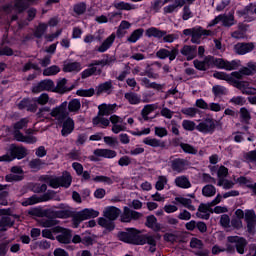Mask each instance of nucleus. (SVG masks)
<instances>
[{
    "label": "nucleus",
    "instance_id": "6e6552de",
    "mask_svg": "<svg viewBox=\"0 0 256 256\" xmlns=\"http://www.w3.org/2000/svg\"><path fill=\"white\" fill-rule=\"evenodd\" d=\"M68 217L69 211L67 210H48V219L44 221V227H55V225L59 224V221H57L56 219H67Z\"/></svg>",
    "mask_w": 256,
    "mask_h": 256
},
{
    "label": "nucleus",
    "instance_id": "39448f33",
    "mask_svg": "<svg viewBox=\"0 0 256 256\" xmlns=\"http://www.w3.org/2000/svg\"><path fill=\"white\" fill-rule=\"evenodd\" d=\"M55 197L54 190H48L41 196H37V194L32 195L31 197L22 201V207H29V205H37V203H47V201H51Z\"/></svg>",
    "mask_w": 256,
    "mask_h": 256
},
{
    "label": "nucleus",
    "instance_id": "e433bc0d",
    "mask_svg": "<svg viewBox=\"0 0 256 256\" xmlns=\"http://www.w3.org/2000/svg\"><path fill=\"white\" fill-rule=\"evenodd\" d=\"M7 187V185L0 184V205L3 207H7V205H9V201L7 200V197H9V191L5 190Z\"/></svg>",
    "mask_w": 256,
    "mask_h": 256
},
{
    "label": "nucleus",
    "instance_id": "412c9836",
    "mask_svg": "<svg viewBox=\"0 0 256 256\" xmlns=\"http://www.w3.org/2000/svg\"><path fill=\"white\" fill-rule=\"evenodd\" d=\"M103 215L105 219L109 221H117V219H119V216L121 215V209L115 206H107L104 209Z\"/></svg>",
    "mask_w": 256,
    "mask_h": 256
},
{
    "label": "nucleus",
    "instance_id": "6ab92c4d",
    "mask_svg": "<svg viewBox=\"0 0 256 256\" xmlns=\"http://www.w3.org/2000/svg\"><path fill=\"white\" fill-rule=\"evenodd\" d=\"M170 167L175 173H183L189 167V161L183 158H175L171 160Z\"/></svg>",
    "mask_w": 256,
    "mask_h": 256
},
{
    "label": "nucleus",
    "instance_id": "0eeeda50",
    "mask_svg": "<svg viewBox=\"0 0 256 256\" xmlns=\"http://www.w3.org/2000/svg\"><path fill=\"white\" fill-rule=\"evenodd\" d=\"M57 121V125L62 127L61 135L62 137H69L73 131H75V120L71 118V116H67L66 118L60 119V117L55 118Z\"/></svg>",
    "mask_w": 256,
    "mask_h": 256
},
{
    "label": "nucleus",
    "instance_id": "a878e982",
    "mask_svg": "<svg viewBox=\"0 0 256 256\" xmlns=\"http://www.w3.org/2000/svg\"><path fill=\"white\" fill-rule=\"evenodd\" d=\"M95 157H104V159H115L117 157V152L111 149H95L94 150Z\"/></svg>",
    "mask_w": 256,
    "mask_h": 256
},
{
    "label": "nucleus",
    "instance_id": "c756f323",
    "mask_svg": "<svg viewBox=\"0 0 256 256\" xmlns=\"http://www.w3.org/2000/svg\"><path fill=\"white\" fill-rule=\"evenodd\" d=\"M174 183L180 189H191V181L185 175L176 177Z\"/></svg>",
    "mask_w": 256,
    "mask_h": 256
},
{
    "label": "nucleus",
    "instance_id": "603ef678",
    "mask_svg": "<svg viewBox=\"0 0 256 256\" xmlns=\"http://www.w3.org/2000/svg\"><path fill=\"white\" fill-rule=\"evenodd\" d=\"M15 226V220L11 219L9 216H2L0 218V227H8L11 229Z\"/></svg>",
    "mask_w": 256,
    "mask_h": 256
},
{
    "label": "nucleus",
    "instance_id": "6e6d98bb",
    "mask_svg": "<svg viewBox=\"0 0 256 256\" xmlns=\"http://www.w3.org/2000/svg\"><path fill=\"white\" fill-rule=\"evenodd\" d=\"M61 71V68L57 65H52L48 68H45L43 71L44 77H51L52 75H57Z\"/></svg>",
    "mask_w": 256,
    "mask_h": 256
},
{
    "label": "nucleus",
    "instance_id": "f3484780",
    "mask_svg": "<svg viewBox=\"0 0 256 256\" xmlns=\"http://www.w3.org/2000/svg\"><path fill=\"white\" fill-rule=\"evenodd\" d=\"M67 107L69 108V103L64 101L59 106L53 108L50 112V115L54 117V119L59 117L60 119H66V117H69V111H67Z\"/></svg>",
    "mask_w": 256,
    "mask_h": 256
},
{
    "label": "nucleus",
    "instance_id": "37998d69",
    "mask_svg": "<svg viewBox=\"0 0 256 256\" xmlns=\"http://www.w3.org/2000/svg\"><path fill=\"white\" fill-rule=\"evenodd\" d=\"M67 80L66 78H62L57 82L56 89L58 93H67V91H73V86L67 88Z\"/></svg>",
    "mask_w": 256,
    "mask_h": 256
},
{
    "label": "nucleus",
    "instance_id": "2f4dec72",
    "mask_svg": "<svg viewBox=\"0 0 256 256\" xmlns=\"http://www.w3.org/2000/svg\"><path fill=\"white\" fill-rule=\"evenodd\" d=\"M98 225H100V227H103L104 229H106V231H108L109 233H111V231H115V221L114 220H107V218L100 217V218H98Z\"/></svg>",
    "mask_w": 256,
    "mask_h": 256
},
{
    "label": "nucleus",
    "instance_id": "a211bd4d",
    "mask_svg": "<svg viewBox=\"0 0 256 256\" xmlns=\"http://www.w3.org/2000/svg\"><path fill=\"white\" fill-rule=\"evenodd\" d=\"M254 49V42H238L234 45L236 55H247V53H251Z\"/></svg>",
    "mask_w": 256,
    "mask_h": 256
},
{
    "label": "nucleus",
    "instance_id": "f704fd0d",
    "mask_svg": "<svg viewBox=\"0 0 256 256\" xmlns=\"http://www.w3.org/2000/svg\"><path fill=\"white\" fill-rule=\"evenodd\" d=\"M124 99H127L130 105H139L141 103V97L135 92H126Z\"/></svg>",
    "mask_w": 256,
    "mask_h": 256
},
{
    "label": "nucleus",
    "instance_id": "473e14b6",
    "mask_svg": "<svg viewBox=\"0 0 256 256\" xmlns=\"http://www.w3.org/2000/svg\"><path fill=\"white\" fill-rule=\"evenodd\" d=\"M143 143L149 147H160L161 149L165 148V143L157 138L146 137L143 139Z\"/></svg>",
    "mask_w": 256,
    "mask_h": 256
},
{
    "label": "nucleus",
    "instance_id": "1a4fd4ad",
    "mask_svg": "<svg viewBox=\"0 0 256 256\" xmlns=\"http://www.w3.org/2000/svg\"><path fill=\"white\" fill-rule=\"evenodd\" d=\"M241 65L240 60H225L223 58H216L214 62V67L216 69H224L225 71H235L239 69V66Z\"/></svg>",
    "mask_w": 256,
    "mask_h": 256
},
{
    "label": "nucleus",
    "instance_id": "9d476101",
    "mask_svg": "<svg viewBox=\"0 0 256 256\" xmlns=\"http://www.w3.org/2000/svg\"><path fill=\"white\" fill-rule=\"evenodd\" d=\"M141 217H143V213L124 206L123 212L120 215V221L121 223H131V221H139Z\"/></svg>",
    "mask_w": 256,
    "mask_h": 256
},
{
    "label": "nucleus",
    "instance_id": "13d9d810",
    "mask_svg": "<svg viewBox=\"0 0 256 256\" xmlns=\"http://www.w3.org/2000/svg\"><path fill=\"white\" fill-rule=\"evenodd\" d=\"M142 83L145 85L146 89H156V91H160L161 84H157V82H151L149 78H142Z\"/></svg>",
    "mask_w": 256,
    "mask_h": 256
},
{
    "label": "nucleus",
    "instance_id": "393cba45",
    "mask_svg": "<svg viewBox=\"0 0 256 256\" xmlns=\"http://www.w3.org/2000/svg\"><path fill=\"white\" fill-rule=\"evenodd\" d=\"M180 53L186 57L187 61H193L197 57V46L184 45Z\"/></svg>",
    "mask_w": 256,
    "mask_h": 256
},
{
    "label": "nucleus",
    "instance_id": "4be33fe9",
    "mask_svg": "<svg viewBox=\"0 0 256 256\" xmlns=\"http://www.w3.org/2000/svg\"><path fill=\"white\" fill-rule=\"evenodd\" d=\"M116 109L117 104L103 103L98 106V115L99 117H109V115H113V113H115Z\"/></svg>",
    "mask_w": 256,
    "mask_h": 256
},
{
    "label": "nucleus",
    "instance_id": "bb28decb",
    "mask_svg": "<svg viewBox=\"0 0 256 256\" xmlns=\"http://www.w3.org/2000/svg\"><path fill=\"white\" fill-rule=\"evenodd\" d=\"M145 226L148 227V229L155 231V233H159V231H161V224L157 222V217H155V215H149L146 217Z\"/></svg>",
    "mask_w": 256,
    "mask_h": 256
},
{
    "label": "nucleus",
    "instance_id": "09e8293b",
    "mask_svg": "<svg viewBox=\"0 0 256 256\" xmlns=\"http://www.w3.org/2000/svg\"><path fill=\"white\" fill-rule=\"evenodd\" d=\"M232 77H234L235 79H243V75H253V72L251 71V69L247 67H243L242 69H240L238 72H232L231 73Z\"/></svg>",
    "mask_w": 256,
    "mask_h": 256
},
{
    "label": "nucleus",
    "instance_id": "774afa93",
    "mask_svg": "<svg viewBox=\"0 0 256 256\" xmlns=\"http://www.w3.org/2000/svg\"><path fill=\"white\" fill-rule=\"evenodd\" d=\"M229 103L233 105H240L241 107L247 103V100L243 96H234L230 99Z\"/></svg>",
    "mask_w": 256,
    "mask_h": 256
},
{
    "label": "nucleus",
    "instance_id": "58836bf2",
    "mask_svg": "<svg viewBox=\"0 0 256 256\" xmlns=\"http://www.w3.org/2000/svg\"><path fill=\"white\" fill-rule=\"evenodd\" d=\"M73 12L78 17H81V15H85V13L87 12V3L78 2V3L74 4L73 5Z\"/></svg>",
    "mask_w": 256,
    "mask_h": 256
},
{
    "label": "nucleus",
    "instance_id": "7ed1b4c3",
    "mask_svg": "<svg viewBox=\"0 0 256 256\" xmlns=\"http://www.w3.org/2000/svg\"><path fill=\"white\" fill-rule=\"evenodd\" d=\"M221 125V122L215 120L211 117H206L196 126V130L199 133H204L205 135H213L215 133V129Z\"/></svg>",
    "mask_w": 256,
    "mask_h": 256
},
{
    "label": "nucleus",
    "instance_id": "4468645a",
    "mask_svg": "<svg viewBox=\"0 0 256 256\" xmlns=\"http://www.w3.org/2000/svg\"><path fill=\"white\" fill-rule=\"evenodd\" d=\"M227 241L228 243H235V249L239 255H245V249L247 248V245L249 243L247 242V239H245V237L228 236Z\"/></svg>",
    "mask_w": 256,
    "mask_h": 256
},
{
    "label": "nucleus",
    "instance_id": "4d7b16f0",
    "mask_svg": "<svg viewBox=\"0 0 256 256\" xmlns=\"http://www.w3.org/2000/svg\"><path fill=\"white\" fill-rule=\"evenodd\" d=\"M227 88L221 85H215L212 87V93L214 97H221L223 95H227Z\"/></svg>",
    "mask_w": 256,
    "mask_h": 256
},
{
    "label": "nucleus",
    "instance_id": "a18cd8bd",
    "mask_svg": "<svg viewBox=\"0 0 256 256\" xmlns=\"http://www.w3.org/2000/svg\"><path fill=\"white\" fill-rule=\"evenodd\" d=\"M215 193H217V188L212 184H207L202 188V195L204 197H215Z\"/></svg>",
    "mask_w": 256,
    "mask_h": 256
},
{
    "label": "nucleus",
    "instance_id": "cd10ccee",
    "mask_svg": "<svg viewBox=\"0 0 256 256\" xmlns=\"http://www.w3.org/2000/svg\"><path fill=\"white\" fill-rule=\"evenodd\" d=\"M216 19L222 23L223 27H233L235 25V16L233 14H219Z\"/></svg>",
    "mask_w": 256,
    "mask_h": 256
},
{
    "label": "nucleus",
    "instance_id": "aec40b11",
    "mask_svg": "<svg viewBox=\"0 0 256 256\" xmlns=\"http://www.w3.org/2000/svg\"><path fill=\"white\" fill-rule=\"evenodd\" d=\"M138 245H150L151 253H155L157 247V240L155 236L149 234H140Z\"/></svg>",
    "mask_w": 256,
    "mask_h": 256
},
{
    "label": "nucleus",
    "instance_id": "c03bdc74",
    "mask_svg": "<svg viewBox=\"0 0 256 256\" xmlns=\"http://www.w3.org/2000/svg\"><path fill=\"white\" fill-rule=\"evenodd\" d=\"M44 164L45 162L43 160H41L40 158H35L29 162V167L30 169H33L34 172H37L43 169Z\"/></svg>",
    "mask_w": 256,
    "mask_h": 256
},
{
    "label": "nucleus",
    "instance_id": "c85d7f7f",
    "mask_svg": "<svg viewBox=\"0 0 256 256\" xmlns=\"http://www.w3.org/2000/svg\"><path fill=\"white\" fill-rule=\"evenodd\" d=\"M113 43H115V34L108 36L102 44L97 48L98 53H105L111 49Z\"/></svg>",
    "mask_w": 256,
    "mask_h": 256
},
{
    "label": "nucleus",
    "instance_id": "79ce46f5",
    "mask_svg": "<svg viewBox=\"0 0 256 256\" xmlns=\"http://www.w3.org/2000/svg\"><path fill=\"white\" fill-rule=\"evenodd\" d=\"M214 79H218L219 81H227V83H231V80L233 79V75L227 74V72H219L215 71L213 73Z\"/></svg>",
    "mask_w": 256,
    "mask_h": 256
},
{
    "label": "nucleus",
    "instance_id": "e2e57ef3",
    "mask_svg": "<svg viewBox=\"0 0 256 256\" xmlns=\"http://www.w3.org/2000/svg\"><path fill=\"white\" fill-rule=\"evenodd\" d=\"M29 8V3L27 2H19V0H16L14 3V9L18 11V13H24V11H27Z\"/></svg>",
    "mask_w": 256,
    "mask_h": 256
},
{
    "label": "nucleus",
    "instance_id": "c9c22d12",
    "mask_svg": "<svg viewBox=\"0 0 256 256\" xmlns=\"http://www.w3.org/2000/svg\"><path fill=\"white\" fill-rule=\"evenodd\" d=\"M145 33V29L143 28H138L136 30H134L130 36L128 37L127 41L129 43H137V41H139L142 37L143 34Z\"/></svg>",
    "mask_w": 256,
    "mask_h": 256
},
{
    "label": "nucleus",
    "instance_id": "8fccbe9b",
    "mask_svg": "<svg viewBox=\"0 0 256 256\" xmlns=\"http://www.w3.org/2000/svg\"><path fill=\"white\" fill-rule=\"evenodd\" d=\"M47 27L48 25L46 23H39L36 27V30L34 31V37H36V39H41L43 35H45Z\"/></svg>",
    "mask_w": 256,
    "mask_h": 256
},
{
    "label": "nucleus",
    "instance_id": "f257e3e1",
    "mask_svg": "<svg viewBox=\"0 0 256 256\" xmlns=\"http://www.w3.org/2000/svg\"><path fill=\"white\" fill-rule=\"evenodd\" d=\"M29 126V118H21L19 121L13 124V136L18 143H27V145H35L37 143V137L25 136L21 130L27 129Z\"/></svg>",
    "mask_w": 256,
    "mask_h": 256
},
{
    "label": "nucleus",
    "instance_id": "3c124183",
    "mask_svg": "<svg viewBox=\"0 0 256 256\" xmlns=\"http://www.w3.org/2000/svg\"><path fill=\"white\" fill-rule=\"evenodd\" d=\"M192 36L196 39H201L203 36L207 37L209 36V30L203 29V27L199 26L198 28L192 29Z\"/></svg>",
    "mask_w": 256,
    "mask_h": 256
},
{
    "label": "nucleus",
    "instance_id": "72a5a7b5",
    "mask_svg": "<svg viewBox=\"0 0 256 256\" xmlns=\"http://www.w3.org/2000/svg\"><path fill=\"white\" fill-rule=\"evenodd\" d=\"M103 73V70L101 68L97 69V67L89 66V68H86L82 71L81 77L82 79H87L89 77H92V75H101Z\"/></svg>",
    "mask_w": 256,
    "mask_h": 256
},
{
    "label": "nucleus",
    "instance_id": "4c0bfd02",
    "mask_svg": "<svg viewBox=\"0 0 256 256\" xmlns=\"http://www.w3.org/2000/svg\"><path fill=\"white\" fill-rule=\"evenodd\" d=\"M175 201L176 203L183 205V207H186V209H189V211H195V207L192 205L193 200L180 196V197H176Z\"/></svg>",
    "mask_w": 256,
    "mask_h": 256
},
{
    "label": "nucleus",
    "instance_id": "bf43d9fd",
    "mask_svg": "<svg viewBox=\"0 0 256 256\" xmlns=\"http://www.w3.org/2000/svg\"><path fill=\"white\" fill-rule=\"evenodd\" d=\"M181 149L188 155H197L198 153L197 148H195L193 145L188 143L181 144Z\"/></svg>",
    "mask_w": 256,
    "mask_h": 256
},
{
    "label": "nucleus",
    "instance_id": "423d86ee",
    "mask_svg": "<svg viewBox=\"0 0 256 256\" xmlns=\"http://www.w3.org/2000/svg\"><path fill=\"white\" fill-rule=\"evenodd\" d=\"M53 233H59L56 236V241L60 243V245H71V238L73 237V230L69 228H65L62 226H56L52 228Z\"/></svg>",
    "mask_w": 256,
    "mask_h": 256
},
{
    "label": "nucleus",
    "instance_id": "680f3d73",
    "mask_svg": "<svg viewBox=\"0 0 256 256\" xmlns=\"http://www.w3.org/2000/svg\"><path fill=\"white\" fill-rule=\"evenodd\" d=\"M32 101L38 105H47L49 103V94L42 93L39 97L33 98Z\"/></svg>",
    "mask_w": 256,
    "mask_h": 256
},
{
    "label": "nucleus",
    "instance_id": "b1692460",
    "mask_svg": "<svg viewBox=\"0 0 256 256\" xmlns=\"http://www.w3.org/2000/svg\"><path fill=\"white\" fill-rule=\"evenodd\" d=\"M95 243H97V235L91 233L89 230L82 233V245L84 247H93Z\"/></svg>",
    "mask_w": 256,
    "mask_h": 256
},
{
    "label": "nucleus",
    "instance_id": "ea45409f",
    "mask_svg": "<svg viewBox=\"0 0 256 256\" xmlns=\"http://www.w3.org/2000/svg\"><path fill=\"white\" fill-rule=\"evenodd\" d=\"M81 110V100L74 98L68 103V113H77Z\"/></svg>",
    "mask_w": 256,
    "mask_h": 256
},
{
    "label": "nucleus",
    "instance_id": "f03ea898",
    "mask_svg": "<svg viewBox=\"0 0 256 256\" xmlns=\"http://www.w3.org/2000/svg\"><path fill=\"white\" fill-rule=\"evenodd\" d=\"M141 231L137 228H126L125 231L117 233L118 241L126 243L127 245H139Z\"/></svg>",
    "mask_w": 256,
    "mask_h": 256
},
{
    "label": "nucleus",
    "instance_id": "dca6fc26",
    "mask_svg": "<svg viewBox=\"0 0 256 256\" xmlns=\"http://www.w3.org/2000/svg\"><path fill=\"white\" fill-rule=\"evenodd\" d=\"M245 223L247 225V233L254 236L256 233V214L255 210H246L245 211Z\"/></svg>",
    "mask_w": 256,
    "mask_h": 256
},
{
    "label": "nucleus",
    "instance_id": "864d4df0",
    "mask_svg": "<svg viewBox=\"0 0 256 256\" xmlns=\"http://www.w3.org/2000/svg\"><path fill=\"white\" fill-rule=\"evenodd\" d=\"M79 67H81L79 62H70L64 65L63 71L64 73H73V71H79Z\"/></svg>",
    "mask_w": 256,
    "mask_h": 256
},
{
    "label": "nucleus",
    "instance_id": "0e129e2a",
    "mask_svg": "<svg viewBox=\"0 0 256 256\" xmlns=\"http://www.w3.org/2000/svg\"><path fill=\"white\" fill-rule=\"evenodd\" d=\"M40 85L44 91H55L53 90L55 87L53 80H42L40 81Z\"/></svg>",
    "mask_w": 256,
    "mask_h": 256
},
{
    "label": "nucleus",
    "instance_id": "a19ab883",
    "mask_svg": "<svg viewBox=\"0 0 256 256\" xmlns=\"http://www.w3.org/2000/svg\"><path fill=\"white\" fill-rule=\"evenodd\" d=\"M112 89L113 81L109 80L98 85L96 94L101 95V93H107V91H111Z\"/></svg>",
    "mask_w": 256,
    "mask_h": 256
},
{
    "label": "nucleus",
    "instance_id": "2eb2a0df",
    "mask_svg": "<svg viewBox=\"0 0 256 256\" xmlns=\"http://www.w3.org/2000/svg\"><path fill=\"white\" fill-rule=\"evenodd\" d=\"M97 217H99V211L93 208H85L78 213L77 217L74 218V223L79 225L81 221H87V219H95Z\"/></svg>",
    "mask_w": 256,
    "mask_h": 256
},
{
    "label": "nucleus",
    "instance_id": "7c9ffc66",
    "mask_svg": "<svg viewBox=\"0 0 256 256\" xmlns=\"http://www.w3.org/2000/svg\"><path fill=\"white\" fill-rule=\"evenodd\" d=\"M113 7L118 9V11H133L137 9V5L125 1L114 2Z\"/></svg>",
    "mask_w": 256,
    "mask_h": 256
},
{
    "label": "nucleus",
    "instance_id": "052dcab7",
    "mask_svg": "<svg viewBox=\"0 0 256 256\" xmlns=\"http://www.w3.org/2000/svg\"><path fill=\"white\" fill-rule=\"evenodd\" d=\"M76 95H78V97H93V95H95V89H79L76 91Z\"/></svg>",
    "mask_w": 256,
    "mask_h": 256
},
{
    "label": "nucleus",
    "instance_id": "49530a36",
    "mask_svg": "<svg viewBox=\"0 0 256 256\" xmlns=\"http://www.w3.org/2000/svg\"><path fill=\"white\" fill-rule=\"evenodd\" d=\"M240 121L246 125H249L251 121V112H249L246 107L240 108Z\"/></svg>",
    "mask_w": 256,
    "mask_h": 256
},
{
    "label": "nucleus",
    "instance_id": "20e7f679",
    "mask_svg": "<svg viewBox=\"0 0 256 256\" xmlns=\"http://www.w3.org/2000/svg\"><path fill=\"white\" fill-rule=\"evenodd\" d=\"M147 37H154L155 39H162L163 43H173L177 39L175 34H167L166 30L151 27L146 30Z\"/></svg>",
    "mask_w": 256,
    "mask_h": 256
},
{
    "label": "nucleus",
    "instance_id": "de8ad7c7",
    "mask_svg": "<svg viewBox=\"0 0 256 256\" xmlns=\"http://www.w3.org/2000/svg\"><path fill=\"white\" fill-rule=\"evenodd\" d=\"M32 217H47L49 219V210H42L41 208H32L28 212Z\"/></svg>",
    "mask_w": 256,
    "mask_h": 256
},
{
    "label": "nucleus",
    "instance_id": "5fc2aeb1",
    "mask_svg": "<svg viewBox=\"0 0 256 256\" xmlns=\"http://www.w3.org/2000/svg\"><path fill=\"white\" fill-rule=\"evenodd\" d=\"M92 181H94V183H105V185H113V179L109 176H94Z\"/></svg>",
    "mask_w": 256,
    "mask_h": 256
},
{
    "label": "nucleus",
    "instance_id": "69168bd1",
    "mask_svg": "<svg viewBox=\"0 0 256 256\" xmlns=\"http://www.w3.org/2000/svg\"><path fill=\"white\" fill-rule=\"evenodd\" d=\"M167 177L166 176H159L158 181L155 184L156 191H163L165 189V184L167 183Z\"/></svg>",
    "mask_w": 256,
    "mask_h": 256
},
{
    "label": "nucleus",
    "instance_id": "9b49d317",
    "mask_svg": "<svg viewBox=\"0 0 256 256\" xmlns=\"http://www.w3.org/2000/svg\"><path fill=\"white\" fill-rule=\"evenodd\" d=\"M71 183H73V177L68 171H64L61 176L54 177V189H59V187L69 189Z\"/></svg>",
    "mask_w": 256,
    "mask_h": 256
},
{
    "label": "nucleus",
    "instance_id": "5701e85b",
    "mask_svg": "<svg viewBox=\"0 0 256 256\" xmlns=\"http://www.w3.org/2000/svg\"><path fill=\"white\" fill-rule=\"evenodd\" d=\"M198 211L196 213V217L199 219H204L205 221H209L211 214L207 213L208 211H211L213 213V210H211V204H205L201 203L198 207Z\"/></svg>",
    "mask_w": 256,
    "mask_h": 256
},
{
    "label": "nucleus",
    "instance_id": "338daca9",
    "mask_svg": "<svg viewBox=\"0 0 256 256\" xmlns=\"http://www.w3.org/2000/svg\"><path fill=\"white\" fill-rule=\"evenodd\" d=\"M182 127L185 131H195V129H197V124L191 120H183Z\"/></svg>",
    "mask_w": 256,
    "mask_h": 256
},
{
    "label": "nucleus",
    "instance_id": "f8f14e48",
    "mask_svg": "<svg viewBox=\"0 0 256 256\" xmlns=\"http://www.w3.org/2000/svg\"><path fill=\"white\" fill-rule=\"evenodd\" d=\"M178 55H179L178 47H172L171 50H167L166 48H160L156 52V57L158 59H162V60L169 59L170 63H172V61H175Z\"/></svg>",
    "mask_w": 256,
    "mask_h": 256
},
{
    "label": "nucleus",
    "instance_id": "ddd939ff",
    "mask_svg": "<svg viewBox=\"0 0 256 256\" xmlns=\"http://www.w3.org/2000/svg\"><path fill=\"white\" fill-rule=\"evenodd\" d=\"M7 153L11 155L13 161H15V159L21 161V159H25V157L28 155L27 148H25V146H17V144H10L9 148L7 149Z\"/></svg>",
    "mask_w": 256,
    "mask_h": 256
}]
</instances>
